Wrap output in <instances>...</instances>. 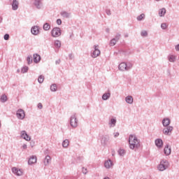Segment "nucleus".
<instances>
[{"mask_svg": "<svg viewBox=\"0 0 179 179\" xmlns=\"http://www.w3.org/2000/svg\"><path fill=\"white\" fill-rule=\"evenodd\" d=\"M170 124H171V120L169 117H164L162 120V125L163 127H170Z\"/></svg>", "mask_w": 179, "mask_h": 179, "instance_id": "obj_12", "label": "nucleus"}, {"mask_svg": "<svg viewBox=\"0 0 179 179\" xmlns=\"http://www.w3.org/2000/svg\"><path fill=\"white\" fill-rule=\"evenodd\" d=\"M31 33L34 34V36H37L38 33H40V29H38V26L32 27L31 29Z\"/></svg>", "mask_w": 179, "mask_h": 179, "instance_id": "obj_14", "label": "nucleus"}, {"mask_svg": "<svg viewBox=\"0 0 179 179\" xmlns=\"http://www.w3.org/2000/svg\"><path fill=\"white\" fill-rule=\"evenodd\" d=\"M43 29L45 31H48L51 29V25L48 22H45L43 26Z\"/></svg>", "mask_w": 179, "mask_h": 179, "instance_id": "obj_24", "label": "nucleus"}, {"mask_svg": "<svg viewBox=\"0 0 179 179\" xmlns=\"http://www.w3.org/2000/svg\"><path fill=\"white\" fill-rule=\"evenodd\" d=\"M11 6L13 10H17L19 9V1L17 0H13Z\"/></svg>", "mask_w": 179, "mask_h": 179, "instance_id": "obj_13", "label": "nucleus"}, {"mask_svg": "<svg viewBox=\"0 0 179 179\" xmlns=\"http://www.w3.org/2000/svg\"><path fill=\"white\" fill-rule=\"evenodd\" d=\"M118 69H119V71H127V63L125 62L120 63L118 66Z\"/></svg>", "mask_w": 179, "mask_h": 179, "instance_id": "obj_18", "label": "nucleus"}, {"mask_svg": "<svg viewBox=\"0 0 179 179\" xmlns=\"http://www.w3.org/2000/svg\"><path fill=\"white\" fill-rule=\"evenodd\" d=\"M50 162H51V157L50 155H46L43 160L44 165L48 166Z\"/></svg>", "mask_w": 179, "mask_h": 179, "instance_id": "obj_21", "label": "nucleus"}, {"mask_svg": "<svg viewBox=\"0 0 179 179\" xmlns=\"http://www.w3.org/2000/svg\"><path fill=\"white\" fill-rule=\"evenodd\" d=\"M16 115L18 120H24V117H26V114H24V110H23V109H18Z\"/></svg>", "mask_w": 179, "mask_h": 179, "instance_id": "obj_8", "label": "nucleus"}, {"mask_svg": "<svg viewBox=\"0 0 179 179\" xmlns=\"http://www.w3.org/2000/svg\"><path fill=\"white\" fill-rule=\"evenodd\" d=\"M155 1H160V0H155Z\"/></svg>", "mask_w": 179, "mask_h": 179, "instance_id": "obj_58", "label": "nucleus"}, {"mask_svg": "<svg viewBox=\"0 0 179 179\" xmlns=\"http://www.w3.org/2000/svg\"><path fill=\"white\" fill-rule=\"evenodd\" d=\"M103 179H110L108 177H105Z\"/></svg>", "mask_w": 179, "mask_h": 179, "instance_id": "obj_57", "label": "nucleus"}, {"mask_svg": "<svg viewBox=\"0 0 179 179\" xmlns=\"http://www.w3.org/2000/svg\"><path fill=\"white\" fill-rule=\"evenodd\" d=\"M62 34V31L59 27H54L51 31L52 37L57 38L59 37Z\"/></svg>", "mask_w": 179, "mask_h": 179, "instance_id": "obj_4", "label": "nucleus"}, {"mask_svg": "<svg viewBox=\"0 0 179 179\" xmlns=\"http://www.w3.org/2000/svg\"><path fill=\"white\" fill-rule=\"evenodd\" d=\"M129 148L132 150L134 149H138V148H141V140L138 139V137L134 134H130L129 136Z\"/></svg>", "mask_w": 179, "mask_h": 179, "instance_id": "obj_1", "label": "nucleus"}, {"mask_svg": "<svg viewBox=\"0 0 179 179\" xmlns=\"http://www.w3.org/2000/svg\"><path fill=\"white\" fill-rule=\"evenodd\" d=\"M82 171L83 174H87V169L83 167Z\"/></svg>", "mask_w": 179, "mask_h": 179, "instance_id": "obj_46", "label": "nucleus"}, {"mask_svg": "<svg viewBox=\"0 0 179 179\" xmlns=\"http://www.w3.org/2000/svg\"><path fill=\"white\" fill-rule=\"evenodd\" d=\"M106 15H108V16H110L111 10L110 9H106Z\"/></svg>", "mask_w": 179, "mask_h": 179, "instance_id": "obj_45", "label": "nucleus"}, {"mask_svg": "<svg viewBox=\"0 0 179 179\" xmlns=\"http://www.w3.org/2000/svg\"><path fill=\"white\" fill-rule=\"evenodd\" d=\"M113 135H114V138H117V136H120V133L116 132V133H114Z\"/></svg>", "mask_w": 179, "mask_h": 179, "instance_id": "obj_49", "label": "nucleus"}, {"mask_svg": "<svg viewBox=\"0 0 179 179\" xmlns=\"http://www.w3.org/2000/svg\"><path fill=\"white\" fill-rule=\"evenodd\" d=\"M0 128H1V122H0Z\"/></svg>", "mask_w": 179, "mask_h": 179, "instance_id": "obj_59", "label": "nucleus"}, {"mask_svg": "<svg viewBox=\"0 0 179 179\" xmlns=\"http://www.w3.org/2000/svg\"><path fill=\"white\" fill-rule=\"evenodd\" d=\"M106 33H110V29H109V28H107V29H106Z\"/></svg>", "mask_w": 179, "mask_h": 179, "instance_id": "obj_54", "label": "nucleus"}, {"mask_svg": "<svg viewBox=\"0 0 179 179\" xmlns=\"http://www.w3.org/2000/svg\"><path fill=\"white\" fill-rule=\"evenodd\" d=\"M69 59H73V55L72 53H70L69 55Z\"/></svg>", "mask_w": 179, "mask_h": 179, "instance_id": "obj_50", "label": "nucleus"}, {"mask_svg": "<svg viewBox=\"0 0 179 179\" xmlns=\"http://www.w3.org/2000/svg\"><path fill=\"white\" fill-rule=\"evenodd\" d=\"M125 101L127 103V104H132V103H134V98L132 96H127L125 98Z\"/></svg>", "mask_w": 179, "mask_h": 179, "instance_id": "obj_23", "label": "nucleus"}, {"mask_svg": "<svg viewBox=\"0 0 179 179\" xmlns=\"http://www.w3.org/2000/svg\"><path fill=\"white\" fill-rule=\"evenodd\" d=\"M164 15H166V8H162L159 9V16H160V17H163V16H164Z\"/></svg>", "mask_w": 179, "mask_h": 179, "instance_id": "obj_26", "label": "nucleus"}, {"mask_svg": "<svg viewBox=\"0 0 179 179\" xmlns=\"http://www.w3.org/2000/svg\"><path fill=\"white\" fill-rule=\"evenodd\" d=\"M110 97H111V93L110 92V90H108V92H106L102 95V100H108Z\"/></svg>", "mask_w": 179, "mask_h": 179, "instance_id": "obj_17", "label": "nucleus"}, {"mask_svg": "<svg viewBox=\"0 0 179 179\" xmlns=\"http://www.w3.org/2000/svg\"><path fill=\"white\" fill-rule=\"evenodd\" d=\"M12 171L15 174H17V176H20V174H19V169H17V168H15V167L13 168Z\"/></svg>", "mask_w": 179, "mask_h": 179, "instance_id": "obj_38", "label": "nucleus"}, {"mask_svg": "<svg viewBox=\"0 0 179 179\" xmlns=\"http://www.w3.org/2000/svg\"><path fill=\"white\" fill-rule=\"evenodd\" d=\"M62 146L63 148H68L69 146V140L66 139L62 142Z\"/></svg>", "mask_w": 179, "mask_h": 179, "instance_id": "obj_30", "label": "nucleus"}, {"mask_svg": "<svg viewBox=\"0 0 179 179\" xmlns=\"http://www.w3.org/2000/svg\"><path fill=\"white\" fill-rule=\"evenodd\" d=\"M0 101H1V103H6V101H8V96H6V95L5 94L1 95Z\"/></svg>", "mask_w": 179, "mask_h": 179, "instance_id": "obj_28", "label": "nucleus"}, {"mask_svg": "<svg viewBox=\"0 0 179 179\" xmlns=\"http://www.w3.org/2000/svg\"><path fill=\"white\" fill-rule=\"evenodd\" d=\"M115 124H117V120L115 118H111L109 122L110 127H115Z\"/></svg>", "mask_w": 179, "mask_h": 179, "instance_id": "obj_25", "label": "nucleus"}, {"mask_svg": "<svg viewBox=\"0 0 179 179\" xmlns=\"http://www.w3.org/2000/svg\"><path fill=\"white\" fill-rule=\"evenodd\" d=\"M56 22H57V24H59V25L62 24V20H61V19H57Z\"/></svg>", "mask_w": 179, "mask_h": 179, "instance_id": "obj_47", "label": "nucleus"}, {"mask_svg": "<svg viewBox=\"0 0 179 179\" xmlns=\"http://www.w3.org/2000/svg\"><path fill=\"white\" fill-rule=\"evenodd\" d=\"M164 153L166 156H170V155H171V147H170L169 144L166 145L164 149Z\"/></svg>", "mask_w": 179, "mask_h": 179, "instance_id": "obj_10", "label": "nucleus"}, {"mask_svg": "<svg viewBox=\"0 0 179 179\" xmlns=\"http://www.w3.org/2000/svg\"><path fill=\"white\" fill-rule=\"evenodd\" d=\"M57 84H52V85H50L51 92H57Z\"/></svg>", "mask_w": 179, "mask_h": 179, "instance_id": "obj_34", "label": "nucleus"}, {"mask_svg": "<svg viewBox=\"0 0 179 179\" xmlns=\"http://www.w3.org/2000/svg\"><path fill=\"white\" fill-rule=\"evenodd\" d=\"M34 5L37 9H41L43 8V0H34Z\"/></svg>", "mask_w": 179, "mask_h": 179, "instance_id": "obj_11", "label": "nucleus"}, {"mask_svg": "<svg viewBox=\"0 0 179 179\" xmlns=\"http://www.w3.org/2000/svg\"><path fill=\"white\" fill-rule=\"evenodd\" d=\"M117 41L113 38L110 41L109 45H110V47H114V45L117 44Z\"/></svg>", "mask_w": 179, "mask_h": 179, "instance_id": "obj_32", "label": "nucleus"}, {"mask_svg": "<svg viewBox=\"0 0 179 179\" xmlns=\"http://www.w3.org/2000/svg\"><path fill=\"white\" fill-rule=\"evenodd\" d=\"M36 145V142L34 141H31L30 142V146L31 148H34V146Z\"/></svg>", "mask_w": 179, "mask_h": 179, "instance_id": "obj_44", "label": "nucleus"}, {"mask_svg": "<svg viewBox=\"0 0 179 179\" xmlns=\"http://www.w3.org/2000/svg\"><path fill=\"white\" fill-rule=\"evenodd\" d=\"M21 138H22V139H24L25 141H27L28 142L29 141H30V139H31L30 136H29V134H27V132L24 130H22L21 131Z\"/></svg>", "mask_w": 179, "mask_h": 179, "instance_id": "obj_9", "label": "nucleus"}, {"mask_svg": "<svg viewBox=\"0 0 179 179\" xmlns=\"http://www.w3.org/2000/svg\"><path fill=\"white\" fill-rule=\"evenodd\" d=\"M37 163V157L32 155L28 160V164L31 165Z\"/></svg>", "mask_w": 179, "mask_h": 179, "instance_id": "obj_16", "label": "nucleus"}, {"mask_svg": "<svg viewBox=\"0 0 179 179\" xmlns=\"http://www.w3.org/2000/svg\"><path fill=\"white\" fill-rule=\"evenodd\" d=\"M60 15L62 17H65L66 19H69V17H71V13H68L66 11H62Z\"/></svg>", "mask_w": 179, "mask_h": 179, "instance_id": "obj_22", "label": "nucleus"}, {"mask_svg": "<svg viewBox=\"0 0 179 179\" xmlns=\"http://www.w3.org/2000/svg\"><path fill=\"white\" fill-rule=\"evenodd\" d=\"M29 71V67L28 66H23L22 69H21V73H27V71Z\"/></svg>", "mask_w": 179, "mask_h": 179, "instance_id": "obj_33", "label": "nucleus"}, {"mask_svg": "<svg viewBox=\"0 0 179 179\" xmlns=\"http://www.w3.org/2000/svg\"><path fill=\"white\" fill-rule=\"evenodd\" d=\"M54 45L55 48H61V41L59 40L55 41Z\"/></svg>", "mask_w": 179, "mask_h": 179, "instance_id": "obj_29", "label": "nucleus"}, {"mask_svg": "<svg viewBox=\"0 0 179 179\" xmlns=\"http://www.w3.org/2000/svg\"><path fill=\"white\" fill-rule=\"evenodd\" d=\"M132 69V64L131 62L126 63V71H129V69Z\"/></svg>", "mask_w": 179, "mask_h": 179, "instance_id": "obj_35", "label": "nucleus"}, {"mask_svg": "<svg viewBox=\"0 0 179 179\" xmlns=\"http://www.w3.org/2000/svg\"><path fill=\"white\" fill-rule=\"evenodd\" d=\"M113 38L115 39L117 41H119L120 38H121V35L120 34H117L115 37Z\"/></svg>", "mask_w": 179, "mask_h": 179, "instance_id": "obj_41", "label": "nucleus"}, {"mask_svg": "<svg viewBox=\"0 0 179 179\" xmlns=\"http://www.w3.org/2000/svg\"><path fill=\"white\" fill-rule=\"evenodd\" d=\"M22 149H24V150L27 149V145L23 144V145H22Z\"/></svg>", "mask_w": 179, "mask_h": 179, "instance_id": "obj_53", "label": "nucleus"}, {"mask_svg": "<svg viewBox=\"0 0 179 179\" xmlns=\"http://www.w3.org/2000/svg\"><path fill=\"white\" fill-rule=\"evenodd\" d=\"M27 62L28 65H30V64H31V62H33V59H31V56H28L27 57Z\"/></svg>", "mask_w": 179, "mask_h": 179, "instance_id": "obj_39", "label": "nucleus"}, {"mask_svg": "<svg viewBox=\"0 0 179 179\" xmlns=\"http://www.w3.org/2000/svg\"><path fill=\"white\" fill-rule=\"evenodd\" d=\"M38 108H39L40 110L43 108V104L41 103H38Z\"/></svg>", "mask_w": 179, "mask_h": 179, "instance_id": "obj_48", "label": "nucleus"}, {"mask_svg": "<svg viewBox=\"0 0 179 179\" xmlns=\"http://www.w3.org/2000/svg\"><path fill=\"white\" fill-rule=\"evenodd\" d=\"M17 73H19L20 72V69H17Z\"/></svg>", "mask_w": 179, "mask_h": 179, "instance_id": "obj_56", "label": "nucleus"}, {"mask_svg": "<svg viewBox=\"0 0 179 179\" xmlns=\"http://www.w3.org/2000/svg\"><path fill=\"white\" fill-rule=\"evenodd\" d=\"M169 166H170V164L167 159H162L160 164L157 166V169L159 171H164V170L169 169Z\"/></svg>", "mask_w": 179, "mask_h": 179, "instance_id": "obj_2", "label": "nucleus"}, {"mask_svg": "<svg viewBox=\"0 0 179 179\" xmlns=\"http://www.w3.org/2000/svg\"><path fill=\"white\" fill-rule=\"evenodd\" d=\"M119 156L124 157L125 155V150L120 148L117 151Z\"/></svg>", "mask_w": 179, "mask_h": 179, "instance_id": "obj_31", "label": "nucleus"}, {"mask_svg": "<svg viewBox=\"0 0 179 179\" xmlns=\"http://www.w3.org/2000/svg\"><path fill=\"white\" fill-rule=\"evenodd\" d=\"M161 28L162 29V30H166L167 29V24H166V23H162L161 24Z\"/></svg>", "mask_w": 179, "mask_h": 179, "instance_id": "obj_40", "label": "nucleus"}, {"mask_svg": "<svg viewBox=\"0 0 179 179\" xmlns=\"http://www.w3.org/2000/svg\"><path fill=\"white\" fill-rule=\"evenodd\" d=\"M141 36L143 37H146L148 36V31H141Z\"/></svg>", "mask_w": 179, "mask_h": 179, "instance_id": "obj_42", "label": "nucleus"}, {"mask_svg": "<svg viewBox=\"0 0 179 179\" xmlns=\"http://www.w3.org/2000/svg\"><path fill=\"white\" fill-rule=\"evenodd\" d=\"M9 34H6L3 36L4 40L8 41L9 40Z\"/></svg>", "mask_w": 179, "mask_h": 179, "instance_id": "obj_43", "label": "nucleus"}, {"mask_svg": "<svg viewBox=\"0 0 179 179\" xmlns=\"http://www.w3.org/2000/svg\"><path fill=\"white\" fill-rule=\"evenodd\" d=\"M2 20H3V19L1 17H0V23H2Z\"/></svg>", "mask_w": 179, "mask_h": 179, "instance_id": "obj_55", "label": "nucleus"}, {"mask_svg": "<svg viewBox=\"0 0 179 179\" xmlns=\"http://www.w3.org/2000/svg\"><path fill=\"white\" fill-rule=\"evenodd\" d=\"M173 129H174V127H173L172 126L165 127V128L163 129L162 132L164 135L170 136V135H171V133L173 132Z\"/></svg>", "mask_w": 179, "mask_h": 179, "instance_id": "obj_7", "label": "nucleus"}, {"mask_svg": "<svg viewBox=\"0 0 179 179\" xmlns=\"http://www.w3.org/2000/svg\"><path fill=\"white\" fill-rule=\"evenodd\" d=\"M110 136L109 135H103L101 138V144L102 146H107V145H110Z\"/></svg>", "mask_w": 179, "mask_h": 179, "instance_id": "obj_5", "label": "nucleus"}, {"mask_svg": "<svg viewBox=\"0 0 179 179\" xmlns=\"http://www.w3.org/2000/svg\"><path fill=\"white\" fill-rule=\"evenodd\" d=\"M94 51L91 53V57L92 58H97L100 54H101V52L100 50H99V45H94Z\"/></svg>", "mask_w": 179, "mask_h": 179, "instance_id": "obj_6", "label": "nucleus"}, {"mask_svg": "<svg viewBox=\"0 0 179 179\" xmlns=\"http://www.w3.org/2000/svg\"><path fill=\"white\" fill-rule=\"evenodd\" d=\"M60 63H61V59H58L55 61L56 65H59Z\"/></svg>", "mask_w": 179, "mask_h": 179, "instance_id": "obj_51", "label": "nucleus"}, {"mask_svg": "<svg viewBox=\"0 0 179 179\" xmlns=\"http://www.w3.org/2000/svg\"><path fill=\"white\" fill-rule=\"evenodd\" d=\"M79 121L78 120V118L76 117V113L73 114L69 119V124L71 127L73 128H78V123Z\"/></svg>", "mask_w": 179, "mask_h": 179, "instance_id": "obj_3", "label": "nucleus"}, {"mask_svg": "<svg viewBox=\"0 0 179 179\" xmlns=\"http://www.w3.org/2000/svg\"><path fill=\"white\" fill-rule=\"evenodd\" d=\"M113 165V161H111V159H108V160L106 161L104 163V166L106 167V169H111V166Z\"/></svg>", "mask_w": 179, "mask_h": 179, "instance_id": "obj_20", "label": "nucleus"}, {"mask_svg": "<svg viewBox=\"0 0 179 179\" xmlns=\"http://www.w3.org/2000/svg\"><path fill=\"white\" fill-rule=\"evenodd\" d=\"M155 143L157 148H163V140H162V138L155 139Z\"/></svg>", "mask_w": 179, "mask_h": 179, "instance_id": "obj_15", "label": "nucleus"}, {"mask_svg": "<svg viewBox=\"0 0 179 179\" xmlns=\"http://www.w3.org/2000/svg\"><path fill=\"white\" fill-rule=\"evenodd\" d=\"M143 19H145V15L143 13L141 14L137 17V20L141 22Z\"/></svg>", "mask_w": 179, "mask_h": 179, "instance_id": "obj_36", "label": "nucleus"}, {"mask_svg": "<svg viewBox=\"0 0 179 179\" xmlns=\"http://www.w3.org/2000/svg\"><path fill=\"white\" fill-rule=\"evenodd\" d=\"M168 59L169 62H176V56L173 55H170L168 56Z\"/></svg>", "mask_w": 179, "mask_h": 179, "instance_id": "obj_27", "label": "nucleus"}, {"mask_svg": "<svg viewBox=\"0 0 179 179\" xmlns=\"http://www.w3.org/2000/svg\"><path fill=\"white\" fill-rule=\"evenodd\" d=\"M38 83H43V82H44V76H39L38 78Z\"/></svg>", "mask_w": 179, "mask_h": 179, "instance_id": "obj_37", "label": "nucleus"}, {"mask_svg": "<svg viewBox=\"0 0 179 179\" xmlns=\"http://www.w3.org/2000/svg\"><path fill=\"white\" fill-rule=\"evenodd\" d=\"M41 61V56L38 54H34V62L35 64H38Z\"/></svg>", "mask_w": 179, "mask_h": 179, "instance_id": "obj_19", "label": "nucleus"}, {"mask_svg": "<svg viewBox=\"0 0 179 179\" xmlns=\"http://www.w3.org/2000/svg\"><path fill=\"white\" fill-rule=\"evenodd\" d=\"M175 50H176V51H179V44H178L175 46Z\"/></svg>", "mask_w": 179, "mask_h": 179, "instance_id": "obj_52", "label": "nucleus"}]
</instances>
